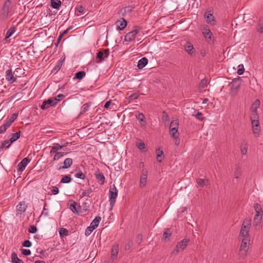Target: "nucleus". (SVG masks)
Here are the masks:
<instances>
[{"label": "nucleus", "instance_id": "nucleus-1", "mask_svg": "<svg viewBox=\"0 0 263 263\" xmlns=\"http://www.w3.org/2000/svg\"><path fill=\"white\" fill-rule=\"evenodd\" d=\"M250 226L251 220L249 219H245L243 221L239 235V237L240 239L250 238L249 232L250 229Z\"/></svg>", "mask_w": 263, "mask_h": 263}, {"label": "nucleus", "instance_id": "nucleus-2", "mask_svg": "<svg viewBox=\"0 0 263 263\" xmlns=\"http://www.w3.org/2000/svg\"><path fill=\"white\" fill-rule=\"evenodd\" d=\"M20 134L21 133H14L11 134L9 139L5 140L2 143L1 148H3L5 147L7 148H9L12 143L20 138Z\"/></svg>", "mask_w": 263, "mask_h": 263}, {"label": "nucleus", "instance_id": "nucleus-3", "mask_svg": "<svg viewBox=\"0 0 263 263\" xmlns=\"http://www.w3.org/2000/svg\"><path fill=\"white\" fill-rule=\"evenodd\" d=\"M241 243L239 249V255L241 257H245L249 249V245L250 238H241Z\"/></svg>", "mask_w": 263, "mask_h": 263}, {"label": "nucleus", "instance_id": "nucleus-4", "mask_svg": "<svg viewBox=\"0 0 263 263\" xmlns=\"http://www.w3.org/2000/svg\"><path fill=\"white\" fill-rule=\"evenodd\" d=\"M240 79L239 78L234 79L230 84V93L232 94L233 96L237 95L238 93V91L240 85Z\"/></svg>", "mask_w": 263, "mask_h": 263}, {"label": "nucleus", "instance_id": "nucleus-5", "mask_svg": "<svg viewBox=\"0 0 263 263\" xmlns=\"http://www.w3.org/2000/svg\"><path fill=\"white\" fill-rule=\"evenodd\" d=\"M117 195L118 192L117 189L115 185L113 184L112 186H110L109 192V202L111 207H112L115 203Z\"/></svg>", "mask_w": 263, "mask_h": 263}, {"label": "nucleus", "instance_id": "nucleus-6", "mask_svg": "<svg viewBox=\"0 0 263 263\" xmlns=\"http://www.w3.org/2000/svg\"><path fill=\"white\" fill-rule=\"evenodd\" d=\"M60 101V99H54L53 100L49 99L43 102L42 105L41 106V108L43 110L47 109L51 106H55L57 104L58 102Z\"/></svg>", "mask_w": 263, "mask_h": 263}, {"label": "nucleus", "instance_id": "nucleus-7", "mask_svg": "<svg viewBox=\"0 0 263 263\" xmlns=\"http://www.w3.org/2000/svg\"><path fill=\"white\" fill-rule=\"evenodd\" d=\"M11 5V2L10 0H7L5 2L1 12L3 18H5L8 16Z\"/></svg>", "mask_w": 263, "mask_h": 263}, {"label": "nucleus", "instance_id": "nucleus-8", "mask_svg": "<svg viewBox=\"0 0 263 263\" xmlns=\"http://www.w3.org/2000/svg\"><path fill=\"white\" fill-rule=\"evenodd\" d=\"M189 242V239H183L178 243L176 246V248L173 250L172 253L177 254L180 250H183L187 246Z\"/></svg>", "mask_w": 263, "mask_h": 263}, {"label": "nucleus", "instance_id": "nucleus-9", "mask_svg": "<svg viewBox=\"0 0 263 263\" xmlns=\"http://www.w3.org/2000/svg\"><path fill=\"white\" fill-rule=\"evenodd\" d=\"M140 29H135L134 30L127 33L125 36L124 40L126 42H132L134 41L137 35L139 33Z\"/></svg>", "mask_w": 263, "mask_h": 263}, {"label": "nucleus", "instance_id": "nucleus-10", "mask_svg": "<svg viewBox=\"0 0 263 263\" xmlns=\"http://www.w3.org/2000/svg\"><path fill=\"white\" fill-rule=\"evenodd\" d=\"M213 12L212 10H206L204 14V17L207 23L211 24L212 25L215 24V21L214 16H213Z\"/></svg>", "mask_w": 263, "mask_h": 263}, {"label": "nucleus", "instance_id": "nucleus-11", "mask_svg": "<svg viewBox=\"0 0 263 263\" xmlns=\"http://www.w3.org/2000/svg\"><path fill=\"white\" fill-rule=\"evenodd\" d=\"M27 208V206L24 201L20 202L16 206V216L21 215L23 213L25 212Z\"/></svg>", "mask_w": 263, "mask_h": 263}, {"label": "nucleus", "instance_id": "nucleus-12", "mask_svg": "<svg viewBox=\"0 0 263 263\" xmlns=\"http://www.w3.org/2000/svg\"><path fill=\"white\" fill-rule=\"evenodd\" d=\"M119 252V246L117 244L112 245L111 250V259L112 261L117 259Z\"/></svg>", "mask_w": 263, "mask_h": 263}, {"label": "nucleus", "instance_id": "nucleus-13", "mask_svg": "<svg viewBox=\"0 0 263 263\" xmlns=\"http://www.w3.org/2000/svg\"><path fill=\"white\" fill-rule=\"evenodd\" d=\"M147 173L146 171L144 169L142 170L141 175L140 176L139 185L141 187H144L146 185L147 180Z\"/></svg>", "mask_w": 263, "mask_h": 263}, {"label": "nucleus", "instance_id": "nucleus-14", "mask_svg": "<svg viewBox=\"0 0 263 263\" xmlns=\"http://www.w3.org/2000/svg\"><path fill=\"white\" fill-rule=\"evenodd\" d=\"M30 160L28 158H24L20 163H18L17 170L18 172H22L24 170Z\"/></svg>", "mask_w": 263, "mask_h": 263}, {"label": "nucleus", "instance_id": "nucleus-15", "mask_svg": "<svg viewBox=\"0 0 263 263\" xmlns=\"http://www.w3.org/2000/svg\"><path fill=\"white\" fill-rule=\"evenodd\" d=\"M72 162H73V161H72V159L71 158H66L64 162H63V165L62 166H60L58 168L57 170H62V169H67V168H69L71 165L72 164Z\"/></svg>", "mask_w": 263, "mask_h": 263}, {"label": "nucleus", "instance_id": "nucleus-16", "mask_svg": "<svg viewBox=\"0 0 263 263\" xmlns=\"http://www.w3.org/2000/svg\"><path fill=\"white\" fill-rule=\"evenodd\" d=\"M6 79L10 83H13L16 81V79L14 78L11 69H8L6 72Z\"/></svg>", "mask_w": 263, "mask_h": 263}, {"label": "nucleus", "instance_id": "nucleus-17", "mask_svg": "<svg viewBox=\"0 0 263 263\" xmlns=\"http://www.w3.org/2000/svg\"><path fill=\"white\" fill-rule=\"evenodd\" d=\"M202 34L206 40H209L210 41L212 40L213 34L209 28L206 27L204 28L203 29Z\"/></svg>", "mask_w": 263, "mask_h": 263}, {"label": "nucleus", "instance_id": "nucleus-18", "mask_svg": "<svg viewBox=\"0 0 263 263\" xmlns=\"http://www.w3.org/2000/svg\"><path fill=\"white\" fill-rule=\"evenodd\" d=\"M253 208L256 212L255 216H262L263 214V211L260 204L258 203H255L253 205Z\"/></svg>", "mask_w": 263, "mask_h": 263}, {"label": "nucleus", "instance_id": "nucleus-19", "mask_svg": "<svg viewBox=\"0 0 263 263\" xmlns=\"http://www.w3.org/2000/svg\"><path fill=\"white\" fill-rule=\"evenodd\" d=\"M179 121L178 120H173L171 122L170 126V132H178Z\"/></svg>", "mask_w": 263, "mask_h": 263}, {"label": "nucleus", "instance_id": "nucleus-20", "mask_svg": "<svg viewBox=\"0 0 263 263\" xmlns=\"http://www.w3.org/2000/svg\"><path fill=\"white\" fill-rule=\"evenodd\" d=\"M147 59L145 57H143L139 61L137 67L139 69H142L147 64Z\"/></svg>", "mask_w": 263, "mask_h": 263}, {"label": "nucleus", "instance_id": "nucleus-21", "mask_svg": "<svg viewBox=\"0 0 263 263\" xmlns=\"http://www.w3.org/2000/svg\"><path fill=\"white\" fill-rule=\"evenodd\" d=\"M116 24H117V29L119 30H123L127 26V21L123 18V21H117L116 22Z\"/></svg>", "mask_w": 263, "mask_h": 263}, {"label": "nucleus", "instance_id": "nucleus-22", "mask_svg": "<svg viewBox=\"0 0 263 263\" xmlns=\"http://www.w3.org/2000/svg\"><path fill=\"white\" fill-rule=\"evenodd\" d=\"M184 49L189 54L193 53L195 50L193 46L189 42L184 45Z\"/></svg>", "mask_w": 263, "mask_h": 263}, {"label": "nucleus", "instance_id": "nucleus-23", "mask_svg": "<svg viewBox=\"0 0 263 263\" xmlns=\"http://www.w3.org/2000/svg\"><path fill=\"white\" fill-rule=\"evenodd\" d=\"M260 106V101L256 100L251 105L250 107L251 111H257V109Z\"/></svg>", "mask_w": 263, "mask_h": 263}, {"label": "nucleus", "instance_id": "nucleus-24", "mask_svg": "<svg viewBox=\"0 0 263 263\" xmlns=\"http://www.w3.org/2000/svg\"><path fill=\"white\" fill-rule=\"evenodd\" d=\"M96 177L97 179L98 182L100 184H103L105 181V177L102 173H99L98 174H96Z\"/></svg>", "mask_w": 263, "mask_h": 263}, {"label": "nucleus", "instance_id": "nucleus-25", "mask_svg": "<svg viewBox=\"0 0 263 263\" xmlns=\"http://www.w3.org/2000/svg\"><path fill=\"white\" fill-rule=\"evenodd\" d=\"M62 147L63 146L60 145L59 144L54 143L53 146H52L51 149L50 151V154L52 155L54 153L56 154L57 153H58V151L61 149Z\"/></svg>", "mask_w": 263, "mask_h": 263}, {"label": "nucleus", "instance_id": "nucleus-26", "mask_svg": "<svg viewBox=\"0 0 263 263\" xmlns=\"http://www.w3.org/2000/svg\"><path fill=\"white\" fill-rule=\"evenodd\" d=\"M198 185L200 187H203L204 185H207L209 183V180L207 179L198 178L196 180Z\"/></svg>", "mask_w": 263, "mask_h": 263}, {"label": "nucleus", "instance_id": "nucleus-27", "mask_svg": "<svg viewBox=\"0 0 263 263\" xmlns=\"http://www.w3.org/2000/svg\"><path fill=\"white\" fill-rule=\"evenodd\" d=\"M11 260L12 263H24L22 259L17 257V254L15 252L11 254Z\"/></svg>", "mask_w": 263, "mask_h": 263}, {"label": "nucleus", "instance_id": "nucleus-28", "mask_svg": "<svg viewBox=\"0 0 263 263\" xmlns=\"http://www.w3.org/2000/svg\"><path fill=\"white\" fill-rule=\"evenodd\" d=\"M62 4L60 0H51V6L56 9H58Z\"/></svg>", "mask_w": 263, "mask_h": 263}, {"label": "nucleus", "instance_id": "nucleus-29", "mask_svg": "<svg viewBox=\"0 0 263 263\" xmlns=\"http://www.w3.org/2000/svg\"><path fill=\"white\" fill-rule=\"evenodd\" d=\"M101 218L100 216H97L91 222L90 226L92 228L96 229L99 225Z\"/></svg>", "mask_w": 263, "mask_h": 263}, {"label": "nucleus", "instance_id": "nucleus-30", "mask_svg": "<svg viewBox=\"0 0 263 263\" xmlns=\"http://www.w3.org/2000/svg\"><path fill=\"white\" fill-rule=\"evenodd\" d=\"M11 124L12 123L11 121L7 119L6 121V122L0 127V132H5L7 128L9 127Z\"/></svg>", "mask_w": 263, "mask_h": 263}, {"label": "nucleus", "instance_id": "nucleus-31", "mask_svg": "<svg viewBox=\"0 0 263 263\" xmlns=\"http://www.w3.org/2000/svg\"><path fill=\"white\" fill-rule=\"evenodd\" d=\"M15 31V28L14 27H11L6 34L5 40L6 41L8 38H9Z\"/></svg>", "mask_w": 263, "mask_h": 263}, {"label": "nucleus", "instance_id": "nucleus-32", "mask_svg": "<svg viewBox=\"0 0 263 263\" xmlns=\"http://www.w3.org/2000/svg\"><path fill=\"white\" fill-rule=\"evenodd\" d=\"M69 204V209L71 211H72L74 213H77L78 211L77 210L76 206L77 205V203L73 200L70 201Z\"/></svg>", "mask_w": 263, "mask_h": 263}, {"label": "nucleus", "instance_id": "nucleus-33", "mask_svg": "<svg viewBox=\"0 0 263 263\" xmlns=\"http://www.w3.org/2000/svg\"><path fill=\"white\" fill-rule=\"evenodd\" d=\"M172 137L175 139V143L176 145H178L180 143L179 139V133H170Z\"/></svg>", "mask_w": 263, "mask_h": 263}, {"label": "nucleus", "instance_id": "nucleus-34", "mask_svg": "<svg viewBox=\"0 0 263 263\" xmlns=\"http://www.w3.org/2000/svg\"><path fill=\"white\" fill-rule=\"evenodd\" d=\"M65 57L64 56L62 57L60 60L58 61L57 64L54 67V70H58L61 69L64 61H65Z\"/></svg>", "mask_w": 263, "mask_h": 263}, {"label": "nucleus", "instance_id": "nucleus-35", "mask_svg": "<svg viewBox=\"0 0 263 263\" xmlns=\"http://www.w3.org/2000/svg\"><path fill=\"white\" fill-rule=\"evenodd\" d=\"M171 235H172V232H171L170 229H165V231L163 232V239H164L165 240L167 239H169Z\"/></svg>", "mask_w": 263, "mask_h": 263}, {"label": "nucleus", "instance_id": "nucleus-36", "mask_svg": "<svg viewBox=\"0 0 263 263\" xmlns=\"http://www.w3.org/2000/svg\"><path fill=\"white\" fill-rule=\"evenodd\" d=\"M85 74L86 73L84 71H79L76 73L74 78L80 80L85 76Z\"/></svg>", "mask_w": 263, "mask_h": 263}, {"label": "nucleus", "instance_id": "nucleus-37", "mask_svg": "<svg viewBox=\"0 0 263 263\" xmlns=\"http://www.w3.org/2000/svg\"><path fill=\"white\" fill-rule=\"evenodd\" d=\"M137 119L140 121L141 125H144L145 121L144 120V116L142 113H139L136 116Z\"/></svg>", "mask_w": 263, "mask_h": 263}, {"label": "nucleus", "instance_id": "nucleus-38", "mask_svg": "<svg viewBox=\"0 0 263 263\" xmlns=\"http://www.w3.org/2000/svg\"><path fill=\"white\" fill-rule=\"evenodd\" d=\"M92 192V190L91 188L89 187L87 190H85L82 194L80 195L81 198H83L85 196H89L90 193Z\"/></svg>", "mask_w": 263, "mask_h": 263}, {"label": "nucleus", "instance_id": "nucleus-39", "mask_svg": "<svg viewBox=\"0 0 263 263\" xmlns=\"http://www.w3.org/2000/svg\"><path fill=\"white\" fill-rule=\"evenodd\" d=\"M67 153L65 152H58L57 153L54 157H53V161L58 160L62 157H63L64 155H66Z\"/></svg>", "mask_w": 263, "mask_h": 263}, {"label": "nucleus", "instance_id": "nucleus-40", "mask_svg": "<svg viewBox=\"0 0 263 263\" xmlns=\"http://www.w3.org/2000/svg\"><path fill=\"white\" fill-rule=\"evenodd\" d=\"M71 181V178L69 175H66L63 177L61 180L60 182L63 183H67L70 182Z\"/></svg>", "mask_w": 263, "mask_h": 263}, {"label": "nucleus", "instance_id": "nucleus-41", "mask_svg": "<svg viewBox=\"0 0 263 263\" xmlns=\"http://www.w3.org/2000/svg\"><path fill=\"white\" fill-rule=\"evenodd\" d=\"M156 153L157 155V161L159 162H161L162 161V159H159L163 155V152L162 150H160V148L156 149Z\"/></svg>", "mask_w": 263, "mask_h": 263}, {"label": "nucleus", "instance_id": "nucleus-42", "mask_svg": "<svg viewBox=\"0 0 263 263\" xmlns=\"http://www.w3.org/2000/svg\"><path fill=\"white\" fill-rule=\"evenodd\" d=\"M90 103H85L84 104L82 107V111L80 112V114H83L88 110V108L90 105Z\"/></svg>", "mask_w": 263, "mask_h": 263}, {"label": "nucleus", "instance_id": "nucleus-43", "mask_svg": "<svg viewBox=\"0 0 263 263\" xmlns=\"http://www.w3.org/2000/svg\"><path fill=\"white\" fill-rule=\"evenodd\" d=\"M251 120L252 127L253 128H254L255 130H257L258 129L257 127H258L259 124V120L256 119V120Z\"/></svg>", "mask_w": 263, "mask_h": 263}, {"label": "nucleus", "instance_id": "nucleus-44", "mask_svg": "<svg viewBox=\"0 0 263 263\" xmlns=\"http://www.w3.org/2000/svg\"><path fill=\"white\" fill-rule=\"evenodd\" d=\"M262 219V216H255V217L253 219V223L255 226H257L259 223L261 222V220Z\"/></svg>", "mask_w": 263, "mask_h": 263}, {"label": "nucleus", "instance_id": "nucleus-45", "mask_svg": "<svg viewBox=\"0 0 263 263\" xmlns=\"http://www.w3.org/2000/svg\"><path fill=\"white\" fill-rule=\"evenodd\" d=\"M208 81L207 80L205 79H202L199 84V87L201 89H203L207 86Z\"/></svg>", "mask_w": 263, "mask_h": 263}, {"label": "nucleus", "instance_id": "nucleus-46", "mask_svg": "<svg viewBox=\"0 0 263 263\" xmlns=\"http://www.w3.org/2000/svg\"><path fill=\"white\" fill-rule=\"evenodd\" d=\"M97 58L99 59L100 62H102L106 58H104L103 51H100L97 53Z\"/></svg>", "mask_w": 263, "mask_h": 263}, {"label": "nucleus", "instance_id": "nucleus-47", "mask_svg": "<svg viewBox=\"0 0 263 263\" xmlns=\"http://www.w3.org/2000/svg\"><path fill=\"white\" fill-rule=\"evenodd\" d=\"M251 116L250 118L251 120H256L259 119V115L257 113V111H251Z\"/></svg>", "mask_w": 263, "mask_h": 263}, {"label": "nucleus", "instance_id": "nucleus-48", "mask_svg": "<svg viewBox=\"0 0 263 263\" xmlns=\"http://www.w3.org/2000/svg\"><path fill=\"white\" fill-rule=\"evenodd\" d=\"M59 233L61 236H67L68 234V231L65 228H61Z\"/></svg>", "mask_w": 263, "mask_h": 263}, {"label": "nucleus", "instance_id": "nucleus-49", "mask_svg": "<svg viewBox=\"0 0 263 263\" xmlns=\"http://www.w3.org/2000/svg\"><path fill=\"white\" fill-rule=\"evenodd\" d=\"M240 151L242 155H246L247 153V146L246 144H242L240 146Z\"/></svg>", "mask_w": 263, "mask_h": 263}, {"label": "nucleus", "instance_id": "nucleus-50", "mask_svg": "<svg viewBox=\"0 0 263 263\" xmlns=\"http://www.w3.org/2000/svg\"><path fill=\"white\" fill-rule=\"evenodd\" d=\"M136 146L140 150H143V149L145 148L144 143L141 141H140V142H137Z\"/></svg>", "mask_w": 263, "mask_h": 263}, {"label": "nucleus", "instance_id": "nucleus-51", "mask_svg": "<svg viewBox=\"0 0 263 263\" xmlns=\"http://www.w3.org/2000/svg\"><path fill=\"white\" fill-rule=\"evenodd\" d=\"M95 229L93 228H92V227L91 226H90V227H87L86 228V229L85 230V232L86 236L89 235L91 233L92 231Z\"/></svg>", "mask_w": 263, "mask_h": 263}, {"label": "nucleus", "instance_id": "nucleus-52", "mask_svg": "<svg viewBox=\"0 0 263 263\" xmlns=\"http://www.w3.org/2000/svg\"><path fill=\"white\" fill-rule=\"evenodd\" d=\"M75 177L81 179H84L85 175L82 172H79L75 174Z\"/></svg>", "mask_w": 263, "mask_h": 263}, {"label": "nucleus", "instance_id": "nucleus-53", "mask_svg": "<svg viewBox=\"0 0 263 263\" xmlns=\"http://www.w3.org/2000/svg\"><path fill=\"white\" fill-rule=\"evenodd\" d=\"M244 70H245V69L243 68V65H242V64L239 65L238 66V69L237 72L238 74L241 75L243 74Z\"/></svg>", "mask_w": 263, "mask_h": 263}, {"label": "nucleus", "instance_id": "nucleus-54", "mask_svg": "<svg viewBox=\"0 0 263 263\" xmlns=\"http://www.w3.org/2000/svg\"><path fill=\"white\" fill-rule=\"evenodd\" d=\"M169 116L167 115V114L165 111H163L162 112V120L163 121H167L169 120Z\"/></svg>", "mask_w": 263, "mask_h": 263}, {"label": "nucleus", "instance_id": "nucleus-55", "mask_svg": "<svg viewBox=\"0 0 263 263\" xmlns=\"http://www.w3.org/2000/svg\"><path fill=\"white\" fill-rule=\"evenodd\" d=\"M32 243L29 240H25L22 243V246L25 247H30L31 246Z\"/></svg>", "mask_w": 263, "mask_h": 263}, {"label": "nucleus", "instance_id": "nucleus-56", "mask_svg": "<svg viewBox=\"0 0 263 263\" xmlns=\"http://www.w3.org/2000/svg\"><path fill=\"white\" fill-rule=\"evenodd\" d=\"M28 231L31 233H35L37 231V228L34 226H31L29 228Z\"/></svg>", "mask_w": 263, "mask_h": 263}, {"label": "nucleus", "instance_id": "nucleus-57", "mask_svg": "<svg viewBox=\"0 0 263 263\" xmlns=\"http://www.w3.org/2000/svg\"><path fill=\"white\" fill-rule=\"evenodd\" d=\"M18 114L16 113L13 114L9 119H8L12 123L14 120L16 119Z\"/></svg>", "mask_w": 263, "mask_h": 263}, {"label": "nucleus", "instance_id": "nucleus-58", "mask_svg": "<svg viewBox=\"0 0 263 263\" xmlns=\"http://www.w3.org/2000/svg\"><path fill=\"white\" fill-rule=\"evenodd\" d=\"M21 252L25 256L30 255L31 254V251L30 250L21 249Z\"/></svg>", "mask_w": 263, "mask_h": 263}, {"label": "nucleus", "instance_id": "nucleus-59", "mask_svg": "<svg viewBox=\"0 0 263 263\" xmlns=\"http://www.w3.org/2000/svg\"><path fill=\"white\" fill-rule=\"evenodd\" d=\"M195 117L197 119H198V120H201V121L203 120V119L204 118V117H203L202 114L200 112H198L196 114Z\"/></svg>", "mask_w": 263, "mask_h": 263}, {"label": "nucleus", "instance_id": "nucleus-60", "mask_svg": "<svg viewBox=\"0 0 263 263\" xmlns=\"http://www.w3.org/2000/svg\"><path fill=\"white\" fill-rule=\"evenodd\" d=\"M59 192V190L58 187L56 186H53L52 190H51V193L53 195L58 194Z\"/></svg>", "mask_w": 263, "mask_h": 263}, {"label": "nucleus", "instance_id": "nucleus-61", "mask_svg": "<svg viewBox=\"0 0 263 263\" xmlns=\"http://www.w3.org/2000/svg\"><path fill=\"white\" fill-rule=\"evenodd\" d=\"M103 53L104 55V58H107L109 55V49H105L103 51Z\"/></svg>", "mask_w": 263, "mask_h": 263}, {"label": "nucleus", "instance_id": "nucleus-62", "mask_svg": "<svg viewBox=\"0 0 263 263\" xmlns=\"http://www.w3.org/2000/svg\"><path fill=\"white\" fill-rule=\"evenodd\" d=\"M111 103V100H109V101H107V102L105 103V104H104V107L105 108H108L109 107V106H110V105Z\"/></svg>", "mask_w": 263, "mask_h": 263}, {"label": "nucleus", "instance_id": "nucleus-63", "mask_svg": "<svg viewBox=\"0 0 263 263\" xmlns=\"http://www.w3.org/2000/svg\"><path fill=\"white\" fill-rule=\"evenodd\" d=\"M137 98H138V96L137 95L133 94L129 97V99H130L131 100L136 99H137Z\"/></svg>", "mask_w": 263, "mask_h": 263}, {"label": "nucleus", "instance_id": "nucleus-64", "mask_svg": "<svg viewBox=\"0 0 263 263\" xmlns=\"http://www.w3.org/2000/svg\"><path fill=\"white\" fill-rule=\"evenodd\" d=\"M77 10L80 13H83L84 11V8L82 6H80L77 8Z\"/></svg>", "mask_w": 263, "mask_h": 263}]
</instances>
